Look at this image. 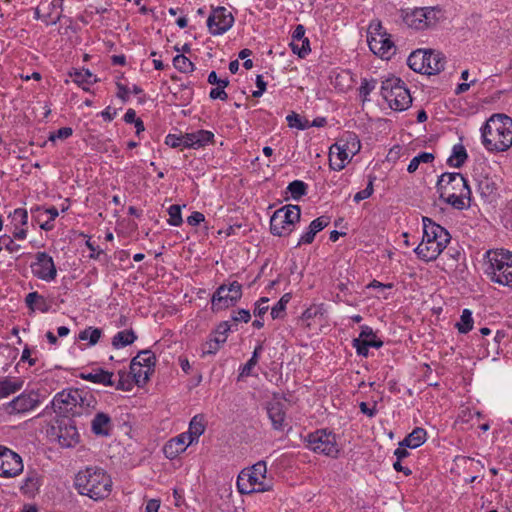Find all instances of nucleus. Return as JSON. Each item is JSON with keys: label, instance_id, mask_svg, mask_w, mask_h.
Here are the masks:
<instances>
[{"label": "nucleus", "instance_id": "obj_1", "mask_svg": "<svg viewBox=\"0 0 512 512\" xmlns=\"http://www.w3.org/2000/svg\"><path fill=\"white\" fill-rule=\"evenodd\" d=\"M482 144L489 152H504L512 146V118L493 114L481 128Z\"/></svg>", "mask_w": 512, "mask_h": 512}, {"label": "nucleus", "instance_id": "obj_2", "mask_svg": "<svg viewBox=\"0 0 512 512\" xmlns=\"http://www.w3.org/2000/svg\"><path fill=\"white\" fill-rule=\"evenodd\" d=\"M436 189L440 200L454 209L463 210L469 207L471 189L461 173H443L438 178Z\"/></svg>", "mask_w": 512, "mask_h": 512}, {"label": "nucleus", "instance_id": "obj_3", "mask_svg": "<svg viewBox=\"0 0 512 512\" xmlns=\"http://www.w3.org/2000/svg\"><path fill=\"white\" fill-rule=\"evenodd\" d=\"M422 222V241L414 252L424 262L434 261L450 243L451 235L444 227L428 217H423Z\"/></svg>", "mask_w": 512, "mask_h": 512}, {"label": "nucleus", "instance_id": "obj_4", "mask_svg": "<svg viewBox=\"0 0 512 512\" xmlns=\"http://www.w3.org/2000/svg\"><path fill=\"white\" fill-rule=\"evenodd\" d=\"M76 490L89 498L98 501L109 496L112 487L110 476L104 469L97 466L80 470L74 480Z\"/></svg>", "mask_w": 512, "mask_h": 512}, {"label": "nucleus", "instance_id": "obj_5", "mask_svg": "<svg viewBox=\"0 0 512 512\" xmlns=\"http://www.w3.org/2000/svg\"><path fill=\"white\" fill-rule=\"evenodd\" d=\"M484 273L490 281L503 286L512 285V251L488 250L484 255Z\"/></svg>", "mask_w": 512, "mask_h": 512}, {"label": "nucleus", "instance_id": "obj_6", "mask_svg": "<svg viewBox=\"0 0 512 512\" xmlns=\"http://www.w3.org/2000/svg\"><path fill=\"white\" fill-rule=\"evenodd\" d=\"M267 467L264 461H259L250 468L243 469L237 477V489L240 494L266 492L271 489L266 481Z\"/></svg>", "mask_w": 512, "mask_h": 512}, {"label": "nucleus", "instance_id": "obj_7", "mask_svg": "<svg viewBox=\"0 0 512 512\" xmlns=\"http://www.w3.org/2000/svg\"><path fill=\"white\" fill-rule=\"evenodd\" d=\"M445 63V56L433 50L413 51L407 59V64L413 71L427 75L440 73L444 70Z\"/></svg>", "mask_w": 512, "mask_h": 512}, {"label": "nucleus", "instance_id": "obj_8", "mask_svg": "<svg viewBox=\"0 0 512 512\" xmlns=\"http://www.w3.org/2000/svg\"><path fill=\"white\" fill-rule=\"evenodd\" d=\"M381 95L389 107L395 111H404L412 103V97L405 83L397 77L388 78L382 82Z\"/></svg>", "mask_w": 512, "mask_h": 512}, {"label": "nucleus", "instance_id": "obj_9", "mask_svg": "<svg viewBox=\"0 0 512 512\" xmlns=\"http://www.w3.org/2000/svg\"><path fill=\"white\" fill-rule=\"evenodd\" d=\"M401 17L409 28L425 30L434 27L443 18V12L438 7L404 9Z\"/></svg>", "mask_w": 512, "mask_h": 512}, {"label": "nucleus", "instance_id": "obj_10", "mask_svg": "<svg viewBox=\"0 0 512 512\" xmlns=\"http://www.w3.org/2000/svg\"><path fill=\"white\" fill-rule=\"evenodd\" d=\"M301 210L298 205H286L276 210L270 219V231L275 236H287L300 221Z\"/></svg>", "mask_w": 512, "mask_h": 512}, {"label": "nucleus", "instance_id": "obj_11", "mask_svg": "<svg viewBox=\"0 0 512 512\" xmlns=\"http://www.w3.org/2000/svg\"><path fill=\"white\" fill-rule=\"evenodd\" d=\"M307 447L315 453L336 458L340 452L337 436L327 429H319L306 437Z\"/></svg>", "mask_w": 512, "mask_h": 512}, {"label": "nucleus", "instance_id": "obj_12", "mask_svg": "<svg viewBox=\"0 0 512 512\" xmlns=\"http://www.w3.org/2000/svg\"><path fill=\"white\" fill-rule=\"evenodd\" d=\"M42 403L39 390H24L11 401L2 405L1 409L8 415L25 414L37 408Z\"/></svg>", "mask_w": 512, "mask_h": 512}, {"label": "nucleus", "instance_id": "obj_13", "mask_svg": "<svg viewBox=\"0 0 512 512\" xmlns=\"http://www.w3.org/2000/svg\"><path fill=\"white\" fill-rule=\"evenodd\" d=\"M242 297V285L233 281L229 285L222 284L211 298L212 309L219 311L236 305Z\"/></svg>", "mask_w": 512, "mask_h": 512}, {"label": "nucleus", "instance_id": "obj_14", "mask_svg": "<svg viewBox=\"0 0 512 512\" xmlns=\"http://www.w3.org/2000/svg\"><path fill=\"white\" fill-rule=\"evenodd\" d=\"M51 436H53L63 448L75 447L80 441V434L77 427L70 418L58 420L57 425L51 427Z\"/></svg>", "mask_w": 512, "mask_h": 512}, {"label": "nucleus", "instance_id": "obj_15", "mask_svg": "<svg viewBox=\"0 0 512 512\" xmlns=\"http://www.w3.org/2000/svg\"><path fill=\"white\" fill-rule=\"evenodd\" d=\"M81 395L82 390L80 389L63 390L57 393L52 400L54 410L59 413L80 414L81 411L77 409V403L81 401Z\"/></svg>", "mask_w": 512, "mask_h": 512}, {"label": "nucleus", "instance_id": "obj_16", "mask_svg": "<svg viewBox=\"0 0 512 512\" xmlns=\"http://www.w3.org/2000/svg\"><path fill=\"white\" fill-rule=\"evenodd\" d=\"M23 471V462L19 454L0 445V477L12 478Z\"/></svg>", "mask_w": 512, "mask_h": 512}, {"label": "nucleus", "instance_id": "obj_17", "mask_svg": "<svg viewBox=\"0 0 512 512\" xmlns=\"http://www.w3.org/2000/svg\"><path fill=\"white\" fill-rule=\"evenodd\" d=\"M32 274L46 282H51L56 279L57 269L53 258L46 252H37L35 255V262L31 264Z\"/></svg>", "mask_w": 512, "mask_h": 512}, {"label": "nucleus", "instance_id": "obj_18", "mask_svg": "<svg viewBox=\"0 0 512 512\" xmlns=\"http://www.w3.org/2000/svg\"><path fill=\"white\" fill-rule=\"evenodd\" d=\"M234 23V17L225 7L214 8L207 19V27L212 35H222Z\"/></svg>", "mask_w": 512, "mask_h": 512}, {"label": "nucleus", "instance_id": "obj_19", "mask_svg": "<svg viewBox=\"0 0 512 512\" xmlns=\"http://www.w3.org/2000/svg\"><path fill=\"white\" fill-rule=\"evenodd\" d=\"M352 346L356 349L359 356L367 357L368 348H380L383 346V341L378 339L369 326H362L361 333L358 338L353 339Z\"/></svg>", "mask_w": 512, "mask_h": 512}, {"label": "nucleus", "instance_id": "obj_20", "mask_svg": "<svg viewBox=\"0 0 512 512\" xmlns=\"http://www.w3.org/2000/svg\"><path fill=\"white\" fill-rule=\"evenodd\" d=\"M370 50L381 59L389 60L396 52V46L391 40V35L386 34L368 41Z\"/></svg>", "mask_w": 512, "mask_h": 512}, {"label": "nucleus", "instance_id": "obj_21", "mask_svg": "<svg viewBox=\"0 0 512 512\" xmlns=\"http://www.w3.org/2000/svg\"><path fill=\"white\" fill-rule=\"evenodd\" d=\"M286 405L279 400L267 404V414L274 430L283 431L288 426L286 421Z\"/></svg>", "mask_w": 512, "mask_h": 512}, {"label": "nucleus", "instance_id": "obj_22", "mask_svg": "<svg viewBox=\"0 0 512 512\" xmlns=\"http://www.w3.org/2000/svg\"><path fill=\"white\" fill-rule=\"evenodd\" d=\"M189 437L187 433H181L180 435L170 439L164 446L163 451L168 459L176 458L180 453L184 452L188 444Z\"/></svg>", "mask_w": 512, "mask_h": 512}, {"label": "nucleus", "instance_id": "obj_23", "mask_svg": "<svg viewBox=\"0 0 512 512\" xmlns=\"http://www.w3.org/2000/svg\"><path fill=\"white\" fill-rule=\"evenodd\" d=\"M352 157L345 150L341 149L338 143H334L329 150V166L332 170L340 171Z\"/></svg>", "mask_w": 512, "mask_h": 512}, {"label": "nucleus", "instance_id": "obj_24", "mask_svg": "<svg viewBox=\"0 0 512 512\" xmlns=\"http://www.w3.org/2000/svg\"><path fill=\"white\" fill-rule=\"evenodd\" d=\"M80 378L103 386H114L113 373L102 368L94 369L91 372H82Z\"/></svg>", "mask_w": 512, "mask_h": 512}, {"label": "nucleus", "instance_id": "obj_25", "mask_svg": "<svg viewBox=\"0 0 512 512\" xmlns=\"http://www.w3.org/2000/svg\"><path fill=\"white\" fill-rule=\"evenodd\" d=\"M24 386V380L21 377H3L0 379V399L19 392Z\"/></svg>", "mask_w": 512, "mask_h": 512}, {"label": "nucleus", "instance_id": "obj_26", "mask_svg": "<svg viewBox=\"0 0 512 512\" xmlns=\"http://www.w3.org/2000/svg\"><path fill=\"white\" fill-rule=\"evenodd\" d=\"M111 428V417L103 412H98L91 422L92 432L97 436H108L110 434Z\"/></svg>", "mask_w": 512, "mask_h": 512}, {"label": "nucleus", "instance_id": "obj_27", "mask_svg": "<svg viewBox=\"0 0 512 512\" xmlns=\"http://www.w3.org/2000/svg\"><path fill=\"white\" fill-rule=\"evenodd\" d=\"M341 149L345 150L351 157L356 155L361 148L358 136L353 132H344L336 141Z\"/></svg>", "mask_w": 512, "mask_h": 512}, {"label": "nucleus", "instance_id": "obj_28", "mask_svg": "<svg viewBox=\"0 0 512 512\" xmlns=\"http://www.w3.org/2000/svg\"><path fill=\"white\" fill-rule=\"evenodd\" d=\"M41 484L40 475L35 471H30L27 473L20 490L25 495L33 496L38 492Z\"/></svg>", "mask_w": 512, "mask_h": 512}, {"label": "nucleus", "instance_id": "obj_29", "mask_svg": "<svg viewBox=\"0 0 512 512\" xmlns=\"http://www.w3.org/2000/svg\"><path fill=\"white\" fill-rule=\"evenodd\" d=\"M25 303L32 312L39 310L42 313H47L50 309V305L45 297L40 295L38 292L28 293L25 297Z\"/></svg>", "mask_w": 512, "mask_h": 512}, {"label": "nucleus", "instance_id": "obj_30", "mask_svg": "<svg viewBox=\"0 0 512 512\" xmlns=\"http://www.w3.org/2000/svg\"><path fill=\"white\" fill-rule=\"evenodd\" d=\"M205 431V421L204 417L202 415H196L194 416L190 423L187 433V437H189L188 444H192L196 441H198L199 437L204 433Z\"/></svg>", "mask_w": 512, "mask_h": 512}, {"label": "nucleus", "instance_id": "obj_31", "mask_svg": "<svg viewBox=\"0 0 512 512\" xmlns=\"http://www.w3.org/2000/svg\"><path fill=\"white\" fill-rule=\"evenodd\" d=\"M151 371H147V369L139 364L137 359H132L130 363V373L132 375L133 381L138 386H143L149 379V375Z\"/></svg>", "mask_w": 512, "mask_h": 512}, {"label": "nucleus", "instance_id": "obj_32", "mask_svg": "<svg viewBox=\"0 0 512 512\" xmlns=\"http://www.w3.org/2000/svg\"><path fill=\"white\" fill-rule=\"evenodd\" d=\"M425 441L426 431L423 428L417 427L400 442V446L414 449L421 446Z\"/></svg>", "mask_w": 512, "mask_h": 512}, {"label": "nucleus", "instance_id": "obj_33", "mask_svg": "<svg viewBox=\"0 0 512 512\" xmlns=\"http://www.w3.org/2000/svg\"><path fill=\"white\" fill-rule=\"evenodd\" d=\"M137 339L133 330H123L116 333L112 339L114 348L119 349L132 344Z\"/></svg>", "mask_w": 512, "mask_h": 512}, {"label": "nucleus", "instance_id": "obj_34", "mask_svg": "<svg viewBox=\"0 0 512 512\" xmlns=\"http://www.w3.org/2000/svg\"><path fill=\"white\" fill-rule=\"evenodd\" d=\"M467 157L468 155L465 147L461 144H457L454 145L452 154L448 158L447 163L452 167L460 168L467 160Z\"/></svg>", "mask_w": 512, "mask_h": 512}, {"label": "nucleus", "instance_id": "obj_35", "mask_svg": "<svg viewBox=\"0 0 512 512\" xmlns=\"http://www.w3.org/2000/svg\"><path fill=\"white\" fill-rule=\"evenodd\" d=\"M224 344V337L210 338L202 345V356L215 355Z\"/></svg>", "mask_w": 512, "mask_h": 512}, {"label": "nucleus", "instance_id": "obj_36", "mask_svg": "<svg viewBox=\"0 0 512 512\" xmlns=\"http://www.w3.org/2000/svg\"><path fill=\"white\" fill-rule=\"evenodd\" d=\"M133 359H137L139 364L147 369V371H154V366L156 363L155 355L151 350H143L138 353L136 357Z\"/></svg>", "mask_w": 512, "mask_h": 512}, {"label": "nucleus", "instance_id": "obj_37", "mask_svg": "<svg viewBox=\"0 0 512 512\" xmlns=\"http://www.w3.org/2000/svg\"><path fill=\"white\" fill-rule=\"evenodd\" d=\"M435 159L434 155L429 152H421L413 157L407 167L409 173H414L422 163H431Z\"/></svg>", "mask_w": 512, "mask_h": 512}, {"label": "nucleus", "instance_id": "obj_38", "mask_svg": "<svg viewBox=\"0 0 512 512\" xmlns=\"http://www.w3.org/2000/svg\"><path fill=\"white\" fill-rule=\"evenodd\" d=\"M472 312L469 309L462 311L460 321L456 324L458 331L462 334H466L473 328Z\"/></svg>", "mask_w": 512, "mask_h": 512}, {"label": "nucleus", "instance_id": "obj_39", "mask_svg": "<svg viewBox=\"0 0 512 512\" xmlns=\"http://www.w3.org/2000/svg\"><path fill=\"white\" fill-rule=\"evenodd\" d=\"M291 299V294H284L280 300L271 308L272 319H280L285 315L286 306Z\"/></svg>", "mask_w": 512, "mask_h": 512}, {"label": "nucleus", "instance_id": "obj_40", "mask_svg": "<svg viewBox=\"0 0 512 512\" xmlns=\"http://www.w3.org/2000/svg\"><path fill=\"white\" fill-rule=\"evenodd\" d=\"M11 222L15 229L24 227L28 224V212L24 208H16L12 213L9 214Z\"/></svg>", "mask_w": 512, "mask_h": 512}, {"label": "nucleus", "instance_id": "obj_41", "mask_svg": "<svg viewBox=\"0 0 512 512\" xmlns=\"http://www.w3.org/2000/svg\"><path fill=\"white\" fill-rule=\"evenodd\" d=\"M192 133L195 136L194 144H196L197 149L205 147L206 145L212 144L214 142V134L211 131L198 130Z\"/></svg>", "mask_w": 512, "mask_h": 512}, {"label": "nucleus", "instance_id": "obj_42", "mask_svg": "<svg viewBox=\"0 0 512 512\" xmlns=\"http://www.w3.org/2000/svg\"><path fill=\"white\" fill-rule=\"evenodd\" d=\"M287 189L291 193V197L298 200L307 193V184L300 180H294L288 185Z\"/></svg>", "mask_w": 512, "mask_h": 512}, {"label": "nucleus", "instance_id": "obj_43", "mask_svg": "<svg viewBox=\"0 0 512 512\" xmlns=\"http://www.w3.org/2000/svg\"><path fill=\"white\" fill-rule=\"evenodd\" d=\"M173 65L178 71L182 73H189L194 70V64L190 59L182 54L174 57Z\"/></svg>", "mask_w": 512, "mask_h": 512}, {"label": "nucleus", "instance_id": "obj_44", "mask_svg": "<svg viewBox=\"0 0 512 512\" xmlns=\"http://www.w3.org/2000/svg\"><path fill=\"white\" fill-rule=\"evenodd\" d=\"M102 331L98 328L88 327L79 333L80 340H88L90 345H95L100 337Z\"/></svg>", "mask_w": 512, "mask_h": 512}, {"label": "nucleus", "instance_id": "obj_45", "mask_svg": "<svg viewBox=\"0 0 512 512\" xmlns=\"http://www.w3.org/2000/svg\"><path fill=\"white\" fill-rule=\"evenodd\" d=\"M262 345H258L253 353L251 358L247 361V363L242 367L240 376H249L251 374V370L258 363L259 355L262 352Z\"/></svg>", "mask_w": 512, "mask_h": 512}, {"label": "nucleus", "instance_id": "obj_46", "mask_svg": "<svg viewBox=\"0 0 512 512\" xmlns=\"http://www.w3.org/2000/svg\"><path fill=\"white\" fill-rule=\"evenodd\" d=\"M118 381L117 383L114 382V386L117 390L121 391H130L133 388V383L130 380V375L125 370H119L118 371Z\"/></svg>", "mask_w": 512, "mask_h": 512}, {"label": "nucleus", "instance_id": "obj_47", "mask_svg": "<svg viewBox=\"0 0 512 512\" xmlns=\"http://www.w3.org/2000/svg\"><path fill=\"white\" fill-rule=\"evenodd\" d=\"M377 84V81L375 79H362L360 87L358 88L359 96L361 97L362 101H368V96L370 93L375 89Z\"/></svg>", "mask_w": 512, "mask_h": 512}, {"label": "nucleus", "instance_id": "obj_48", "mask_svg": "<svg viewBox=\"0 0 512 512\" xmlns=\"http://www.w3.org/2000/svg\"><path fill=\"white\" fill-rule=\"evenodd\" d=\"M181 206L178 204H173L168 208L169 219L167 220L168 224L171 226H180L183 223L182 214H181Z\"/></svg>", "mask_w": 512, "mask_h": 512}, {"label": "nucleus", "instance_id": "obj_49", "mask_svg": "<svg viewBox=\"0 0 512 512\" xmlns=\"http://www.w3.org/2000/svg\"><path fill=\"white\" fill-rule=\"evenodd\" d=\"M383 35L388 34L386 30L383 28L382 24L378 20H373L370 22L367 30V42L372 38H379Z\"/></svg>", "mask_w": 512, "mask_h": 512}, {"label": "nucleus", "instance_id": "obj_50", "mask_svg": "<svg viewBox=\"0 0 512 512\" xmlns=\"http://www.w3.org/2000/svg\"><path fill=\"white\" fill-rule=\"evenodd\" d=\"M229 85L228 78H224L221 84L210 91V98L211 99H220L222 101L227 100L228 94L225 92V88Z\"/></svg>", "mask_w": 512, "mask_h": 512}, {"label": "nucleus", "instance_id": "obj_51", "mask_svg": "<svg viewBox=\"0 0 512 512\" xmlns=\"http://www.w3.org/2000/svg\"><path fill=\"white\" fill-rule=\"evenodd\" d=\"M6 249L10 253L17 252L21 249V246L15 243L14 239L9 235L0 236V251Z\"/></svg>", "mask_w": 512, "mask_h": 512}, {"label": "nucleus", "instance_id": "obj_52", "mask_svg": "<svg viewBox=\"0 0 512 512\" xmlns=\"http://www.w3.org/2000/svg\"><path fill=\"white\" fill-rule=\"evenodd\" d=\"M286 120L288 122V125L292 128H297L300 130H305L309 127L308 121L305 120L303 122L300 115L296 113H291L286 117Z\"/></svg>", "mask_w": 512, "mask_h": 512}, {"label": "nucleus", "instance_id": "obj_53", "mask_svg": "<svg viewBox=\"0 0 512 512\" xmlns=\"http://www.w3.org/2000/svg\"><path fill=\"white\" fill-rule=\"evenodd\" d=\"M290 46L292 51L301 58L305 57L311 50L308 39H305L298 43L291 42Z\"/></svg>", "mask_w": 512, "mask_h": 512}, {"label": "nucleus", "instance_id": "obj_54", "mask_svg": "<svg viewBox=\"0 0 512 512\" xmlns=\"http://www.w3.org/2000/svg\"><path fill=\"white\" fill-rule=\"evenodd\" d=\"M35 18L41 19L46 23V25H55L57 24L61 19V12H58L56 15H53L52 12H47L45 14H40V9H36L35 11Z\"/></svg>", "mask_w": 512, "mask_h": 512}, {"label": "nucleus", "instance_id": "obj_55", "mask_svg": "<svg viewBox=\"0 0 512 512\" xmlns=\"http://www.w3.org/2000/svg\"><path fill=\"white\" fill-rule=\"evenodd\" d=\"M73 81L77 83L78 85L87 83L91 84L92 82L96 81V79L93 78V74L89 70H82V71H76L73 75Z\"/></svg>", "mask_w": 512, "mask_h": 512}, {"label": "nucleus", "instance_id": "obj_56", "mask_svg": "<svg viewBox=\"0 0 512 512\" xmlns=\"http://www.w3.org/2000/svg\"><path fill=\"white\" fill-rule=\"evenodd\" d=\"M374 180H375L374 176H369V181H368L367 187L365 189L357 192L354 195V201L356 203H359L360 201L365 200L372 195Z\"/></svg>", "mask_w": 512, "mask_h": 512}, {"label": "nucleus", "instance_id": "obj_57", "mask_svg": "<svg viewBox=\"0 0 512 512\" xmlns=\"http://www.w3.org/2000/svg\"><path fill=\"white\" fill-rule=\"evenodd\" d=\"M268 302L269 298L262 297L255 303L254 315L256 317L262 318L266 314L269 309V306L267 305Z\"/></svg>", "mask_w": 512, "mask_h": 512}, {"label": "nucleus", "instance_id": "obj_58", "mask_svg": "<svg viewBox=\"0 0 512 512\" xmlns=\"http://www.w3.org/2000/svg\"><path fill=\"white\" fill-rule=\"evenodd\" d=\"M231 330V325L228 321H223L218 324L214 332L211 334L213 337H224V343L227 340L228 333Z\"/></svg>", "mask_w": 512, "mask_h": 512}, {"label": "nucleus", "instance_id": "obj_59", "mask_svg": "<svg viewBox=\"0 0 512 512\" xmlns=\"http://www.w3.org/2000/svg\"><path fill=\"white\" fill-rule=\"evenodd\" d=\"M73 134V130L70 127H62L58 129L56 132H53L49 135V141L54 142L56 139L65 140L69 138Z\"/></svg>", "mask_w": 512, "mask_h": 512}, {"label": "nucleus", "instance_id": "obj_60", "mask_svg": "<svg viewBox=\"0 0 512 512\" xmlns=\"http://www.w3.org/2000/svg\"><path fill=\"white\" fill-rule=\"evenodd\" d=\"M31 212H32V214H34L36 212L40 213V215L47 214L49 216V220H51V221H54L56 219V217H58V215H59L58 209L54 206L48 207V208L36 206L35 208L31 209Z\"/></svg>", "mask_w": 512, "mask_h": 512}, {"label": "nucleus", "instance_id": "obj_61", "mask_svg": "<svg viewBox=\"0 0 512 512\" xmlns=\"http://www.w3.org/2000/svg\"><path fill=\"white\" fill-rule=\"evenodd\" d=\"M330 223V219L327 216H320L314 219L309 226H311L314 232L318 233L327 227Z\"/></svg>", "mask_w": 512, "mask_h": 512}, {"label": "nucleus", "instance_id": "obj_62", "mask_svg": "<svg viewBox=\"0 0 512 512\" xmlns=\"http://www.w3.org/2000/svg\"><path fill=\"white\" fill-rule=\"evenodd\" d=\"M231 318L234 322L247 323L251 319V314H250L249 310L239 309L238 311L233 312Z\"/></svg>", "mask_w": 512, "mask_h": 512}, {"label": "nucleus", "instance_id": "obj_63", "mask_svg": "<svg viewBox=\"0 0 512 512\" xmlns=\"http://www.w3.org/2000/svg\"><path fill=\"white\" fill-rule=\"evenodd\" d=\"M316 234L317 233L314 232L313 228L311 226H309L308 230L301 235L296 247H299L303 244H311L314 241Z\"/></svg>", "mask_w": 512, "mask_h": 512}, {"label": "nucleus", "instance_id": "obj_64", "mask_svg": "<svg viewBox=\"0 0 512 512\" xmlns=\"http://www.w3.org/2000/svg\"><path fill=\"white\" fill-rule=\"evenodd\" d=\"M81 398H82L81 401L79 403H77V407H79L80 409H83L86 407L88 408V407L92 406V404L95 402L92 394L89 392L83 391V390H82Z\"/></svg>", "mask_w": 512, "mask_h": 512}]
</instances>
